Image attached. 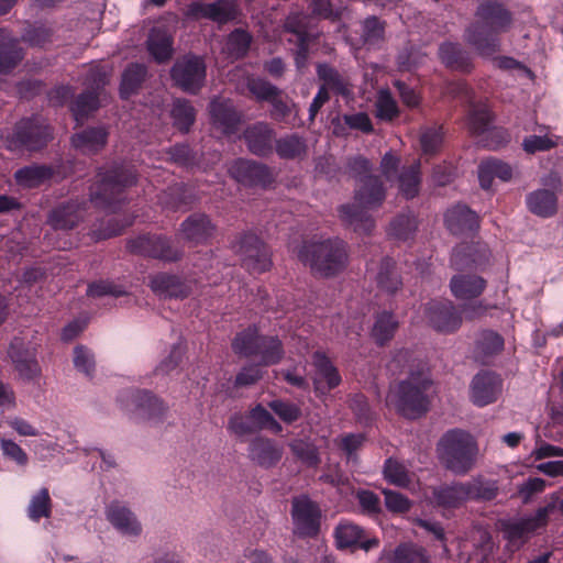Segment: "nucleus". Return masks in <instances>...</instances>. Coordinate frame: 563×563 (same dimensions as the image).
<instances>
[{"instance_id":"f257e3e1","label":"nucleus","mask_w":563,"mask_h":563,"mask_svg":"<svg viewBox=\"0 0 563 563\" xmlns=\"http://www.w3.org/2000/svg\"><path fill=\"white\" fill-rule=\"evenodd\" d=\"M474 15V22L465 29L464 40L481 57L490 58L500 52L499 35L511 29L514 14L500 2L484 0Z\"/></svg>"},{"instance_id":"f03ea898","label":"nucleus","mask_w":563,"mask_h":563,"mask_svg":"<svg viewBox=\"0 0 563 563\" xmlns=\"http://www.w3.org/2000/svg\"><path fill=\"white\" fill-rule=\"evenodd\" d=\"M354 198L356 205L340 206V218L355 232L369 234L375 228V220L368 214L367 209L380 207L386 198V188L382 178L377 175L361 178Z\"/></svg>"},{"instance_id":"7ed1b4c3","label":"nucleus","mask_w":563,"mask_h":563,"mask_svg":"<svg viewBox=\"0 0 563 563\" xmlns=\"http://www.w3.org/2000/svg\"><path fill=\"white\" fill-rule=\"evenodd\" d=\"M298 260L311 272L322 277H334L345 269L349 262V247L339 238L322 241H305L298 249Z\"/></svg>"},{"instance_id":"20e7f679","label":"nucleus","mask_w":563,"mask_h":563,"mask_svg":"<svg viewBox=\"0 0 563 563\" xmlns=\"http://www.w3.org/2000/svg\"><path fill=\"white\" fill-rule=\"evenodd\" d=\"M438 456L445 470L455 475L467 474L478 455L476 439L462 429L448 430L439 440Z\"/></svg>"},{"instance_id":"39448f33","label":"nucleus","mask_w":563,"mask_h":563,"mask_svg":"<svg viewBox=\"0 0 563 563\" xmlns=\"http://www.w3.org/2000/svg\"><path fill=\"white\" fill-rule=\"evenodd\" d=\"M136 183V174L132 167L112 164L99 168L97 181L90 189V201L97 207L115 209L125 200V189Z\"/></svg>"},{"instance_id":"423d86ee","label":"nucleus","mask_w":563,"mask_h":563,"mask_svg":"<svg viewBox=\"0 0 563 563\" xmlns=\"http://www.w3.org/2000/svg\"><path fill=\"white\" fill-rule=\"evenodd\" d=\"M432 382L422 373L410 372L407 379L399 382L387 396V402L407 419H418L429 410L428 390Z\"/></svg>"},{"instance_id":"0eeeda50","label":"nucleus","mask_w":563,"mask_h":563,"mask_svg":"<svg viewBox=\"0 0 563 563\" xmlns=\"http://www.w3.org/2000/svg\"><path fill=\"white\" fill-rule=\"evenodd\" d=\"M460 310L449 299H433L424 306V317L428 324L440 333H453L460 329L463 321L462 313L470 320L478 318L490 308L483 300L464 302Z\"/></svg>"},{"instance_id":"6e6552de","label":"nucleus","mask_w":563,"mask_h":563,"mask_svg":"<svg viewBox=\"0 0 563 563\" xmlns=\"http://www.w3.org/2000/svg\"><path fill=\"white\" fill-rule=\"evenodd\" d=\"M311 21L312 18L307 13L292 12L283 24L284 32L289 34L287 42L294 45V60L300 73L307 68L310 44L318 37L311 30Z\"/></svg>"},{"instance_id":"1a4fd4ad","label":"nucleus","mask_w":563,"mask_h":563,"mask_svg":"<svg viewBox=\"0 0 563 563\" xmlns=\"http://www.w3.org/2000/svg\"><path fill=\"white\" fill-rule=\"evenodd\" d=\"M126 250L133 255L165 263H176L184 256V251L174 245L172 238L156 233H146L129 239Z\"/></svg>"},{"instance_id":"9d476101","label":"nucleus","mask_w":563,"mask_h":563,"mask_svg":"<svg viewBox=\"0 0 563 563\" xmlns=\"http://www.w3.org/2000/svg\"><path fill=\"white\" fill-rule=\"evenodd\" d=\"M53 139L52 128L38 117L23 118L15 123L8 136L9 147L40 151Z\"/></svg>"},{"instance_id":"9b49d317","label":"nucleus","mask_w":563,"mask_h":563,"mask_svg":"<svg viewBox=\"0 0 563 563\" xmlns=\"http://www.w3.org/2000/svg\"><path fill=\"white\" fill-rule=\"evenodd\" d=\"M232 249L241 255L242 266L250 274H263L273 265L269 247L252 232L240 234L232 242Z\"/></svg>"},{"instance_id":"f8f14e48","label":"nucleus","mask_w":563,"mask_h":563,"mask_svg":"<svg viewBox=\"0 0 563 563\" xmlns=\"http://www.w3.org/2000/svg\"><path fill=\"white\" fill-rule=\"evenodd\" d=\"M207 67L203 59L196 55L178 58L172 69L170 78L174 85L184 92L197 95L205 85Z\"/></svg>"},{"instance_id":"ddd939ff","label":"nucleus","mask_w":563,"mask_h":563,"mask_svg":"<svg viewBox=\"0 0 563 563\" xmlns=\"http://www.w3.org/2000/svg\"><path fill=\"white\" fill-rule=\"evenodd\" d=\"M120 401L124 404L137 419L158 422L162 420L166 407L163 401L151 391L131 389L121 394Z\"/></svg>"},{"instance_id":"4468645a","label":"nucleus","mask_w":563,"mask_h":563,"mask_svg":"<svg viewBox=\"0 0 563 563\" xmlns=\"http://www.w3.org/2000/svg\"><path fill=\"white\" fill-rule=\"evenodd\" d=\"M321 509L308 496L295 497L291 501V518L295 533L300 538H314L321 526Z\"/></svg>"},{"instance_id":"2eb2a0df","label":"nucleus","mask_w":563,"mask_h":563,"mask_svg":"<svg viewBox=\"0 0 563 563\" xmlns=\"http://www.w3.org/2000/svg\"><path fill=\"white\" fill-rule=\"evenodd\" d=\"M230 176L245 187L267 188L275 181L269 166L264 163L238 158L229 167Z\"/></svg>"},{"instance_id":"dca6fc26","label":"nucleus","mask_w":563,"mask_h":563,"mask_svg":"<svg viewBox=\"0 0 563 563\" xmlns=\"http://www.w3.org/2000/svg\"><path fill=\"white\" fill-rule=\"evenodd\" d=\"M8 356L11 360L19 377L29 383H35L42 375V368L37 361V352L30 347L20 338H14L8 347Z\"/></svg>"},{"instance_id":"f3484780","label":"nucleus","mask_w":563,"mask_h":563,"mask_svg":"<svg viewBox=\"0 0 563 563\" xmlns=\"http://www.w3.org/2000/svg\"><path fill=\"white\" fill-rule=\"evenodd\" d=\"M217 225L209 216L195 212L179 228L180 238L190 245L207 244L216 234Z\"/></svg>"},{"instance_id":"a211bd4d","label":"nucleus","mask_w":563,"mask_h":563,"mask_svg":"<svg viewBox=\"0 0 563 563\" xmlns=\"http://www.w3.org/2000/svg\"><path fill=\"white\" fill-rule=\"evenodd\" d=\"M275 139V130L266 122H255L246 126L243 132L247 150L258 157H267L273 154Z\"/></svg>"},{"instance_id":"6ab92c4d","label":"nucleus","mask_w":563,"mask_h":563,"mask_svg":"<svg viewBox=\"0 0 563 563\" xmlns=\"http://www.w3.org/2000/svg\"><path fill=\"white\" fill-rule=\"evenodd\" d=\"M336 547L343 549H361L369 551L379 545V540L376 537H367L366 531L360 526L344 521L341 522L334 530Z\"/></svg>"},{"instance_id":"aec40b11","label":"nucleus","mask_w":563,"mask_h":563,"mask_svg":"<svg viewBox=\"0 0 563 563\" xmlns=\"http://www.w3.org/2000/svg\"><path fill=\"white\" fill-rule=\"evenodd\" d=\"M479 217L468 206L456 203L444 213V225L453 235H467L479 229Z\"/></svg>"},{"instance_id":"412c9836","label":"nucleus","mask_w":563,"mask_h":563,"mask_svg":"<svg viewBox=\"0 0 563 563\" xmlns=\"http://www.w3.org/2000/svg\"><path fill=\"white\" fill-rule=\"evenodd\" d=\"M86 201L69 200L53 208L47 216V223L54 230L68 231L82 221L86 212Z\"/></svg>"},{"instance_id":"4be33fe9","label":"nucleus","mask_w":563,"mask_h":563,"mask_svg":"<svg viewBox=\"0 0 563 563\" xmlns=\"http://www.w3.org/2000/svg\"><path fill=\"white\" fill-rule=\"evenodd\" d=\"M501 391V379L489 371L477 373L471 384V398L478 407L495 402Z\"/></svg>"},{"instance_id":"5701e85b","label":"nucleus","mask_w":563,"mask_h":563,"mask_svg":"<svg viewBox=\"0 0 563 563\" xmlns=\"http://www.w3.org/2000/svg\"><path fill=\"white\" fill-rule=\"evenodd\" d=\"M212 124L225 135L235 134L242 121L241 113L230 100L213 99L209 104Z\"/></svg>"},{"instance_id":"b1692460","label":"nucleus","mask_w":563,"mask_h":563,"mask_svg":"<svg viewBox=\"0 0 563 563\" xmlns=\"http://www.w3.org/2000/svg\"><path fill=\"white\" fill-rule=\"evenodd\" d=\"M247 451L250 460L265 470L276 466L283 456V448L275 440L262 435L250 441Z\"/></svg>"},{"instance_id":"393cba45","label":"nucleus","mask_w":563,"mask_h":563,"mask_svg":"<svg viewBox=\"0 0 563 563\" xmlns=\"http://www.w3.org/2000/svg\"><path fill=\"white\" fill-rule=\"evenodd\" d=\"M312 360L316 367V376L313 378L314 391L318 395H327L341 384V375L323 352H314Z\"/></svg>"},{"instance_id":"a878e982","label":"nucleus","mask_w":563,"mask_h":563,"mask_svg":"<svg viewBox=\"0 0 563 563\" xmlns=\"http://www.w3.org/2000/svg\"><path fill=\"white\" fill-rule=\"evenodd\" d=\"M148 286L154 294L164 298L184 299L190 295V286L178 275L165 272L148 277Z\"/></svg>"},{"instance_id":"bb28decb","label":"nucleus","mask_w":563,"mask_h":563,"mask_svg":"<svg viewBox=\"0 0 563 563\" xmlns=\"http://www.w3.org/2000/svg\"><path fill=\"white\" fill-rule=\"evenodd\" d=\"M439 59L450 70L471 74L474 69L473 57L460 43L444 42L439 46Z\"/></svg>"},{"instance_id":"cd10ccee","label":"nucleus","mask_w":563,"mask_h":563,"mask_svg":"<svg viewBox=\"0 0 563 563\" xmlns=\"http://www.w3.org/2000/svg\"><path fill=\"white\" fill-rule=\"evenodd\" d=\"M108 521L123 536L136 537L142 527L135 515L122 503L112 501L106 509Z\"/></svg>"},{"instance_id":"c85d7f7f","label":"nucleus","mask_w":563,"mask_h":563,"mask_svg":"<svg viewBox=\"0 0 563 563\" xmlns=\"http://www.w3.org/2000/svg\"><path fill=\"white\" fill-rule=\"evenodd\" d=\"M431 504L443 509H457L466 503L464 482L441 484L431 489Z\"/></svg>"},{"instance_id":"c756f323","label":"nucleus","mask_w":563,"mask_h":563,"mask_svg":"<svg viewBox=\"0 0 563 563\" xmlns=\"http://www.w3.org/2000/svg\"><path fill=\"white\" fill-rule=\"evenodd\" d=\"M487 282L476 274H457L450 280L452 295L462 301L477 299L486 289Z\"/></svg>"},{"instance_id":"7c9ffc66","label":"nucleus","mask_w":563,"mask_h":563,"mask_svg":"<svg viewBox=\"0 0 563 563\" xmlns=\"http://www.w3.org/2000/svg\"><path fill=\"white\" fill-rule=\"evenodd\" d=\"M146 49L155 63L166 64L174 55V37L164 27H153L146 40Z\"/></svg>"},{"instance_id":"2f4dec72","label":"nucleus","mask_w":563,"mask_h":563,"mask_svg":"<svg viewBox=\"0 0 563 563\" xmlns=\"http://www.w3.org/2000/svg\"><path fill=\"white\" fill-rule=\"evenodd\" d=\"M23 58L24 52L19 40L9 30L0 29V73L9 74Z\"/></svg>"},{"instance_id":"473e14b6","label":"nucleus","mask_w":563,"mask_h":563,"mask_svg":"<svg viewBox=\"0 0 563 563\" xmlns=\"http://www.w3.org/2000/svg\"><path fill=\"white\" fill-rule=\"evenodd\" d=\"M526 206L537 217L552 218L558 212V196L550 189H537L526 196Z\"/></svg>"},{"instance_id":"72a5a7b5","label":"nucleus","mask_w":563,"mask_h":563,"mask_svg":"<svg viewBox=\"0 0 563 563\" xmlns=\"http://www.w3.org/2000/svg\"><path fill=\"white\" fill-rule=\"evenodd\" d=\"M108 131L102 126L87 128L71 136L75 148L84 154H97L108 142Z\"/></svg>"},{"instance_id":"f704fd0d","label":"nucleus","mask_w":563,"mask_h":563,"mask_svg":"<svg viewBox=\"0 0 563 563\" xmlns=\"http://www.w3.org/2000/svg\"><path fill=\"white\" fill-rule=\"evenodd\" d=\"M274 151L280 159L301 161L308 154V144L303 136L290 133L275 139Z\"/></svg>"},{"instance_id":"c9c22d12","label":"nucleus","mask_w":563,"mask_h":563,"mask_svg":"<svg viewBox=\"0 0 563 563\" xmlns=\"http://www.w3.org/2000/svg\"><path fill=\"white\" fill-rule=\"evenodd\" d=\"M494 178L509 181L512 178V167L498 158H488L478 165V180L484 190H489Z\"/></svg>"},{"instance_id":"e433bc0d","label":"nucleus","mask_w":563,"mask_h":563,"mask_svg":"<svg viewBox=\"0 0 563 563\" xmlns=\"http://www.w3.org/2000/svg\"><path fill=\"white\" fill-rule=\"evenodd\" d=\"M55 175V169L45 164H32L14 173L15 181L24 188H37Z\"/></svg>"},{"instance_id":"4c0bfd02","label":"nucleus","mask_w":563,"mask_h":563,"mask_svg":"<svg viewBox=\"0 0 563 563\" xmlns=\"http://www.w3.org/2000/svg\"><path fill=\"white\" fill-rule=\"evenodd\" d=\"M317 77L322 85L327 87V91H332L336 96L346 97L350 95L347 80L340 74V71L328 63H318L316 66Z\"/></svg>"},{"instance_id":"58836bf2","label":"nucleus","mask_w":563,"mask_h":563,"mask_svg":"<svg viewBox=\"0 0 563 563\" xmlns=\"http://www.w3.org/2000/svg\"><path fill=\"white\" fill-rule=\"evenodd\" d=\"M147 76V68L140 63H131L124 69L120 82V98L123 100L130 99L131 96L136 95L141 89Z\"/></svg>"},{"instance_id":"ea45409f","label":"nucleus","mask_w":563,"mask_h":563,"mask_svg":"<svg viewBox=\"0 0 563 563\" xmlns=\"http://www.w3.org/2000/svg\"><path fill=\"white\" fill-rule=\"evenodd\" d=\"M466 501L486 503L494 500L499 494V487L496 481L477 476L471 481L464 482Z\"/></svg>"},{"instance_id":"a19ab883","label":"nucleus","mask_w":563,"mask_h":563,"mask_svg":"<svg viewBox=\"0 0 563 563\" xmlns=\"http://www.w3.org/2000/svg\"><path fill=\"white\" fill-rule=\"evenodd\" d=\"M386 563H431L427 550L412 542H401L386 556Z\"/></svg>"},{"instance_id":"79ce46f5","label":"nucleus","mask_w":563,"mask_h":563,"mask_svg":"<svg viewBox=\"0 0 563 563\" xmlns=\"http://www.w3.org/2000/svg\"><path fill=\"white\" fill-rule=\"evenodd\" d=\"M445 131L441 124L424 125L419 132V144L424 157L438 155L444 143Z\"/></svg>"},{"instance_id":"37998d69","label":"nucleus","mask_w":563,"mask_h":563,"mask_svg":"<svg viewBox=\"0 0 563 563\" xmlns=\"http://www.w3.org/2000/svg\"><path fill=\"white\" fill-rule=\"evenodd\" d=\"M377 286L379 289L395 294L402 286V279L396 266V262L391 257H384L379 264V269L376 276Z\"/></svg>"},{"instance_id":"c03bdc74","label":"nucleus","mask_w":563,"mask_h":563,"mask_svg":"<svg viewBox=\"0 0 563 563\" xmlns=\"http://www.w3.org/2000/svg\"><path fill=\"white\" fill-rule=\"evenodd\" d=\"M283 342L277 335H263L255 357H258L260 365L271 366L278 364L284 357Z\"/></svg>"},{"instance_id":"a18cd8bd","label":"nucleus","mask_w":563,"mask_h":563,"mask_svg":"<svg viewBox=\"0 0 563 563\" xmlns=\"http://www.w3.org/2000/svg\"><path fill=\"white\" fill-rule=\"evenodd\" d=\"M163 203L173 211L189 208L196 200L192 190L184 183H177L167 188Z\"/></svg>"},{"instance_id":"49530a36","label":"nucleus","mask_w":563,"mask_h":563,"mask_svg":"<svg viewBox=\"0 0 563 563\" xmlns=\"http://www.w3.org/2000/svg\"><path fill=\"white\" fill-rule=\"evenodd\" d=\"M197 111L194 108L191 101L178 98L173 102L170 117L173 119L174 126L181 133H188L195 121Z\"/></svg>"},{"instance_id":"de8ad7c7","label":"nucleus","mask_w":563,"mask_h":563,"mask_svg":"<svg viewBox=\"0 0 563 563\" xmlns=\"http://www.w3.org/2000/svg\"><path fill=\"white\" fill-rule=\"evenodd\" d=\"M399 322L390 311H383L375 318L372 336L377 345H386L395 335Z\"/></svg>"},{"instance_id":"09e8293b","label":"nucleus","mask_w":563,"mask_h":563,"mask_svg":"<svg viewBox=\"0 0 563 563\" xmlns=\"http://www.w3.org/2000/svg\"><path fill=\"white\" fill-rule=\"evenodd\" d=\"M262 334L256 327H249L236 333L232 341V350L244 357H255Z\"/></svg>"},{"instance_id":"8fccbe9b","label":"nucleus","mask_w":563,"mask_h":563,"mask_svg":"<svg viewBox=\"0 0 563 563\" xmlns=\"http://www.w3.org/2000/svg\"><path fill=\"white\" fill-rule=\"evenodd\" d=\"M418 229L417 218L410 212L397 214L389 223L387 234L397 241L413 239Z\"/></svg>"},{"instance_id":"3c124183","label":"nucleus","mask_w":563,"mask_h":563,"mask_svg":"<svg viewBox=\"0 0 563 563\" xmlns=\"http://www.w3.org/2000/svg\"><path fill=\"white\" fill-rule=\"evenodd\" d=\"M100 97L92 90H84L70 103L75 120L80 123L100 108Z\"/></svg>"},{"instance_id":"603ef678","label":"nucleus","mask_w":563,"mask_h":563,"mask_svg":"<svg viewBox=\"0 0 563 563\" xmlns=\"http://www.w3.org/2000/svg\"><path fill=\"white\" fill-rule=\"evenodd\" d=\"M52 509L53 501L49 490L46 487H42L31 497L26 514L30 520L38 522L42 518H49L52 516Z\"/></svg>"},{"instance_id":"864d4df0","label":"nucleus","mask_w":563,"mask_h":563,"mask_svg":"<svg viewBox=\"0 0 563 563\" xmlns=\"http://www.w3.org/2000/svg\"><path fill=\"white\" fill-rule=\"evenodd\" d=\"M420 174L419 162L402 167L398 181L399 190L406 199H412L418 196L421 183Z\"/></svg>"},{"instance_id":"5fc2aeb1","label":"nucleus","mask_w":563,"mask_h":563,"mask_svg":"<svg viewBox=\"0 0 563 563\" xmlns=\"http://www.w3.org/2000/svg\"><path fill=\"white\" fill-rule=\"evenodd\" d=\"M239 15L238 4L234 0H216L208 3L207 20L218 24H227Z\"/></svg>"},{"instance_id":"6e6d98bb","label":"nucleus","mask_w":563,"mask_h":563,"mask_svg":"<svg viewBox=\"0 0 563 563\" xmlns=\"http://www.w3.org/2000/svg\"><path fill=\"white\" fill-rule=\"evenodd\" d=\"M386 22L376 15H369L362 22L361 38L365 46H376L384 41Z\"/></svg>"},{"instance_id":"4d7b16f0","label":"nucleus","mask_w":563,"mask_h":563,"mask_svg":"<svg viewBox=\"0 0 563 563\" xmlns=\"http://www.w3.org/2000/svg\"><path fill=\"white\" fill-rule=\"evenodd\" d=\"M467 114V124L472 134L481 135L487 131L489 123L493 120L492 113L485 104H470Z\"/></svg>"},{"instance_id":"13d9d810","label":"nucleus","mask_w":563,"mask_h":563,"mask_svg":"<svg viewBox=\"0 0 563 563\" xmlns=\"http://www.w3.org/2000/svg\"><path fill=\"white\" fill-rule=\"evenodd\" d=\"M170 161L179 167L192 169L199 165L197 152L187 143H177L167 151Z\"/></svg>"},{"instance_id":"bf43d9fd","label":"nucleus","mask_w":563,"mask_h":563,"mask_svg":"<svg viewBox=\"0 0 563 563\" xmlns=\"http://www.w3.org/2000/svg\"><path fill=\"white\" fill-rule=\"evenodd\" d=\"M267 406L286 424H292L302 416L301 407L289 400L274 399Z\"/></svg>"},{"instance_id":"052dcab7","label":"nucleus","mask_w":563,"mask_h":563,"mask_svg":"<svg viewBox=\"0 0 563 563\" xmlns=\"http://www.w3.org/2000/svg\"><path fill=\"white\" fill-rule=\"evenodd\" d=\"M561 136L559 135H528L522 140V150L529 154L534 155L539 152H548L559 145Z\"/></svg>"},{"instance_id":"680f3d73","label":"nucleus","mask_w":563,"mask_h":563,"mask_svg":"<svg viewBox=\"0 0 563 563\" xmlns=\"http://www.w3.org/2000/svg\"><path fill=\"white\" fill-rule=\"evenodd\" d=\"M504 338L493 330H483L476 340L477 351L485 356L499 354L504 350Z\"/></svg>"},{"instance_id":"e2e57ef3","label":"nucleus","mask_w":563,"mask_h":563,"mask_svg":"<svg viewBox=\"0 0 563 563\" xmlns=\"http://www.w3.org/2000/svg\"><path fill=\"white\" fill-rule=\"evenodd\" d=\"M251 42L252 36L247 31L235 29L228 36V52L234 58H242L247 54Z\"/></svg>"},{"instance_id":"0e129e2a","label":"nucleus","mask_w":563,"mask_h":563,"mask_svg":"<svg viewBox=\"0 0 563 563\" xmlns=\"http://www.w3.org/2000/svg\"><path fill=\"white\" fill-rule=\"evenodd\" d=\"M376 118L382 121H393L399 117V108L389 90H380L376 102Z\"/></svg>"},{"instance_id":"69168bd1","label":"nucleus","mask_w":563,"mask_h":563,"mask_svg":"<svg viewBox=\"0 0 563 563\" xmlns=\"http://www.w3.org/2000/svg\"><path fill=\"white\" fill-rule=\"evenodd\" d=\"M384 477L388 483L398 487H408L410 484V477L405 465L393 459L385 461Z\"/></svg>"},{"instance_id":"338daca9","label":"nucleus","mask_w":563,"mask_h":563,"mask_svg":"<svg viewBox=\"0 0 563 563\" xmlns=\"http://www.w3.org/2000/svg\"><path fill=\"white\" fill-rule=\"evenodd\" d=\"M247 89L260 102H269L276 95H282V90L275 85L263 78H250Z\"/></svg>"},{"instance_id":"774afa93","label":"nucleus","mask_w":563,"mask_h":563,"mask_svg":"<svg viewBox=\"0 0 563 563\" xmlns=\"http://www.w3.org/2000/svg\"><path fill=\"white\" fill-rule=\"evenodd\" d=\"M109 84V73L102 66H92L84 78L86 90H92L96 95L102 96L106 86Z\"/></svg>"}]
</instances>
